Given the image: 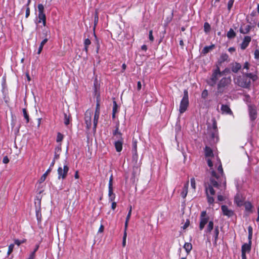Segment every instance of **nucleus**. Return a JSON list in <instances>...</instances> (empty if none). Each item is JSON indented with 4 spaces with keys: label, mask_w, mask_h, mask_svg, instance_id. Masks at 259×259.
<instances>
[{
    "label": "nucleus",
    "mask_w": 259,
    "mask_h": 259,
    "mask_svg": "<svg viewBox=\"0 0 259 259\" xmlns=\"http://www.w3.org/2000/svg\"><path fill=\"white\" fill-rule=\"evenodd\" d=\"M257 79L256 73L245 72L242 76H239L235 79V82L239 86L247 88L250 83V79L255 81Z\"/></svg>",
    "instance_id": "obj_1"
},
{
    "label": "nucleus",
    "mask_w": 259,
    "mask_h": 259,
    "mask_svg": "<svg viewBox=\"0 0 259 259\" xmlns=\"http://www.w3.org/2000/svg\"><path fill=\"white\" fill-rule=\"evenodd\" d=\"M222 183L210 178L209 182L205 185V191L207 198V201L209 204H212L214 199L212 197L215 194V191L213 187L218 188Z\"/></svg>",
    "instance_id": "obj_2"
},
{
    "label": "nucleus",
    "mask_w": 259,
    "mask_h": 259,
    "mask_svg": "<svg viewBox=\"0 0 259 259\" xmlns=\"http://www.w3.org/2000/svg\"><path fill=\"white\" fill-rule=\"evenodd\" d=\"M223 75V72H221L219 67H217L213 71L210 79L207 81V83L211 86L215 85L219 79Z\"/></svg>",
    "instance_id": "obj_3"
},
{
    "label": "nucleus",
    "mask_w": 259,
    "mask_h": 259,
    "mask_svg": "<svg viewBox=\"0 0 259 259\" xmlns=\"http://www.w3.org/2000/svg\"><path fill=\"white\" fill-rule=\"evenodd\" d=\"M218 171L219 174H217L213 170H212L211 178H213L214 180L219 182H221V183L223 182V183L225 184V178L224 177L223 169L220 161H219V165L218 167Z\"/></svg>",
    "instance_id": "obj_4"
},
{
    "label": "nucleus",
    "mask_w": 259,
    "mask_h": 259,
    "mask_svg": "<svg viewBox=\"0 0 259 259\" xmlns=\"http://www.w3.org/2000/svg\"><path fill=\"white\" fill-rule=\"evenodd\" d=\"M189 105L188 93L187 90L184 92V96L181 101L179 111L181 113L185 112Z\"/></svg>",
    "instance_id": "obj_5"
},
{
    "label": "nucleus",
    "mask_w": 259,
    "mask_h": 259,
    "mask_svg": "<svg viewBox=\"0 0 259 259\" xmlns=\"http://www.w3.org/2000/svg\"><path fill=\"white\" fill-rule=\"evenodd\" d=\"M38 22H42V24L44 26L46 25V17L44 13V7L42 4H40L38 5Z\"/></svg>",
    "instance_id": "obj_6"
},
{
    "label": "nucleus",
    "mask_w": 259,
    "mask_h": 259,
    "mask_svg": "<svg viewBox=\"0 0 259 259\" xmlns=\"http://www.w3.org/2000/svg\"><path fill=\"white\" fill-rule=\"evenodd\" d=\"M231 79L230 77H223L218 84V92L222 93L224 88L231 83Z\"/></svg>",
    "instance_id": "obj_7"
},
{
    "label": "nucleus",
    "mask_w": 259,
    "mask_h": 259,
    "mask_svg": "<svg viewBox=\"0 0 259 259\" xmlns=\"http://www.w3.org/2000/svg\"><path fill=\"white\" fill-rule=\"evenodd\" d=\"M69 170V167L67 165H64L63 168L61 167H59L58 168V179H64L66 177L67 172Z\"/></svg>",
    "instance_id": "obj_8"
},
{
    "label": "nucleus",
    "mask_w": 259,
    "mask_h": 259,
    "mask_svg": "<svg viewBox=\"0 0 259 259\" xmlns=\"http://www.w3.org/2000/svg\"><path fill=\"white\" fill-rule=\"evenodd\" d=\"M208 221V217L206 215V212L203 211L201 213L200 220L199 224V229L200 230H202L204 228L205 225L207 224Z\"/></svg>",
    "instance_id": "obj_9"
},
{
    "label": "nucleus",
    "mask_w": 259,
    "mask_h": 259,
    "mask_svg": "<svg viewBox=\"0 0 259 259\" xmlns=\"http://www.w3.org/2000/svg\"><path fill=\"white\" fill-rule=\"evenodd\" d=\"M92 113L91 110H88L85 113V122L87 125V127L88 129H89L91 127L92 122H91V117H92Z\"/></svg>",
    "instance_id": "obj_10"
},
{
    "label": "nucleus",
    "mask_w": 259,
    "mask_h": 259,
    "mask_svg": "<svg viewBox=\"0 0 259 259\" xmlns=\"http://www.w3.org/2000/svg\"><path fill=\"white\" fill-rule=\"evenodd\" d=\"M221 209L223 212V214L224 215L227 216L228 217H232L234 215V211L228 208L226 205H222Z\"/></svg>",
    "instance_id": "obj_11"
},
{
    "label": "nucleus",
    "mask_w": 259,
    "mask_h": 259,
    "mask_svg": "<svg viewBox=\"0 0 259 259\" xmlns=\"http://www.w3.org/2000/svg\"><path fill=\"white\" fill-rule=\"evenodd\" d=\"M244 198L240 194H237L235 197V202L238 206H241L243 205L244 201Z\"/></svg>",
    "instance_id": "obj_12"
},
{
    "label": "nucleus",
    "mask_w": 259,
    "mask_h": 259,
    "mask_svg": "<svg viewBox=\"0 0 259 259\" xmlns=\"http://www.w3.org/2000/svg\"><path fill=\"white\" fill-rule=\"evenodd\" d=\"M251 41V37L249 36H246L244 37V39L241 45V48L242 50H244L249 45Z\"/></svg>",
    "instance_id": "obj_13"
},
{
    "label": "nucleus",
    "mask_w": 259,
    "mask_h": 259,
    "mask_svg": "<svg viewBox=\"0 0 259 259\" xmlns=\"http://www.w3.org/2000/svg\"><path fill=\"white\" fill-rule=\"evenodd\" d=\"M251 245L250 243H245L241 247V252L242 253L249 252L251 250Z\"/></svg>",
    "instance_id": "obj_14"
},
{
    "label": "nucleus",
    "mask_w": 259,
    "mask_h": 259,
    "mask_svg": "<svg viewBox=\"0 0 259 259\" xmlns=\"http://www.w3.org/2000/svg\"><path fill=\"white\" fill-rule=\"evenodd\" d=\"M189 187V181H187L184 185L183 190L181 192V196L183 198H185L188 193V189Z\"/></svg>",
    "instance_id": "obj_15"
},
{
    "label": "nucleus",
    "mask_w": 259,
    "mask_h": 259,
    "mask_svg": "<svg viewBox=\"0 0 259 259\" xmlns=\"http://www.w3.org/2000/svg\"><path fill=\"white\" fill-rule=\"evenodd\" d=\"M122 144H123V141L122 139L121 138L120 140H118L117 141H116L115 142V147L116 148V150L117 152H120L122 149Z\"/></svg>",
    "instance_id": "obj_16"
},
{
    "label": "nucleus",
    "mask_w": 259,
    "mask_h": 259,
    "mask_svg": "<svg viewBox=\"0 0 259 259\" xmlns=\"http://www.w3.org/2000/svg\"><path fill=\"white\" fill-rule=\"evenodd\" d=\"M100 111L96 110L94 118V130L95 131L99 117Z\"/></svg>",
    "instance_id": "obj_17"
},
{
    "label": "nucleus",
    "mask_w": 259,
    "mask_h": 259,
    "mask_svg": "<svg viewBox=\"0 0 259 259\" xmlns=\"http://www.w3.org/2000/svg\"><path fill=\"white\" fill-rule=\"evenodd\" d=\"M249 112L250 117L251 120L255 119L257 115L256 109L253 107H249Z\"/></svg>",
    "instance_id": "obj_18"
},
{
    "label": "nucleus",
    "mask_w": 259,
    "mask_h": 259,
    "mask_svg": "<svg viewBox=\"0 0 259 259\" xmlns=\"http://www.w3.org/2000/svg\"><path fill=\"white\" fill-rule=\"evenodd\" d=\"M204 152H205V155L206 157H211L214 158L212 150H211V149L210 147H209L208 146H206L205 148V149H204Z\"/></svg>",
    "instance_id": "obj_19"
},
{
    "label": "nucleus",
    "mask_w": 259,
    "mask_h": 259,
    "mask_svg": "<svg viewBox=\"0 0 259 259\" xmlns=\"http://www.w3.org/2000/svg\"><path fill=\"white\" fill-rule=\"evenodd\" d=\"M241 68V65L238 63H235L232 64L231 70L234 73H237Z\"/></svg>",
    "instance_id": "obj_20"
},
{
    "label": "nucleus",
    "mask_w": 259,
    "mask_h": 259,
    "mask_svg": "<svg viewBox=\"0 0 259 259\" xmlns=\"http://www.w3.org/2000/svg\"><path fill=\"white\" fill-rule=\"evenodd\" d=\"M221 110L223 113L226 114H232V112L230 109V107L226 105H223L221 107Z\"/></svg>",
    "instance_id": "obj_21"
},
{
    "label": "nucleus",
    "mask_w": 259,
    "mask_h": 259,
    "mask_svg": "<svg viewBox=\"0 0 259 259\" xmlns=\"http://www.w3.org/2000/svg\"><path fill=\"white\" fill-rule=\"evenodd\" d=\"M244 205L245 210L250 213L252 212L253 206L250 202H245L243 204Z\"/></svg>",
    "instance_id": "obj_22"
},
{
    "label": "nucleus",
    "mask_w": 259,
    "mask_h": 259,
    "mask_svg": "<svg viewBox=\"0 0 259 259\" xmlns=\"http://www.w3.org/2000/svg\"><path fill=\"white\" fill-rule=\"evenodd\" d=\"M108 196L109 197V200L110 201H113L114 200L115 198V194L113 193V188H108Z\"/></svg>",
    "instance_id": "obj_23"
},
{
    "label": "nucleus",
    "mask_w": 259,
    "mask_h": 259,
    "mask_svg": "<svg viewBox=\"0 0 259 259\" xmlns=\"http://www.w3.org/2000/svg\"><path fill=\"white\" fill-rule=\"evenodd\" d=\"M228 58H229V56L227 54H226V53L222 54L218 60V62L220 64H221L223 62H224L226 61H227Z\"/></svg>",
    "instance_id": "obj_24"
},
{
    "label": "nucleus",
    "mask_w": 259,
    "mask_h": 259,
    "mask_svg": "<svg viewBox=\"0 0 259 259\" xmlns=\"http://www.w3.org/2000/svg\"><path fill=\"white\" fill-rule=\"evenodd\" d=\"M212 127L214 132L212 133V138L214 140L215 138L217 140H218V135H217V123L214 121L212 124Z\"/></svg>",
    "instance_id": "obj_25"
},
{
    "label": "nucleus",
    "mask_w": 259,
    "mask_h": 259,
    "mask_svg": "<svg viewBox=\"0 0 259 259\" xmlns=\"http://www.w3.org/2000/svg\"><path fill=\"white\" fill-rule=\"evenodd\" d=\"M213 228V222L212 221H209L205 231L206 233H210Z\"/></svg>",
    "instance_id": "obj_26"
},
{
    "label": "nucleus",
    "mask_w": 259,
    "mask_h": 259,
    "mask_svg": "<svg viewBox=\"0 0 259 259\" xmlns=\"http://www.w3.org/2000/svg\"><path fill=\"white\" fill-rule=\"evenodd\" d=\"M184 248L185 249L187 254H189L192 249V245L191 243L187 242L185 243L184 245Z\"/></svg>",
    "instance_id": "obj_27"
},
{
    "label": "nucleus",
    "mask_w": 259,
    "mask_h": 259,
    "mask_svg": "<svg viewBox=\"0 0 259 259\" xmlns=\"http://www.w3.org/2000/svg\"><path fill=\"white\" fill-rule=\"evenodd\" d=\"M250 28L251 27L250 25H246L244 28L241 27L240 28V32L243 34H246L249 32Z\"/></svg>",
    "instance_id": "obj_28"
},
{
    "label": "nucleus",
    "mask_w": 259,
    "mask_h": 259,
    "mask_svg": "<svg viewBox=\"0 0 259 259\" xmlns=\"http://www.w3.org/2000/svg\"><path fill=\"white\" fill-rule=\"evenodd\" d=\"M48 40V39L46 38L41 42L40 46L38 48V52H37L38 54H40V53L41 52V51L42 50L44 46L47 43Z\"/></svg>",
    "instance_id": "obj_29"
},
{
    "label": "nucleus",
    "mask_w": 259,
    "mask_h": 259,
    "mask_svg": "<svg viewBox=\"0 0 259 259\" xmlns=\"http://www.w3.org/2000/svg\"><path fill=\"white\" fill-rule=\"evenodd\" d=\"M214 48V45L205 47L202 51V53L206 54Z\"/></svg>",
    "instance_id": "obj_30"
},
{
    "label": "nucleus",
    "mask_w": 259,
    "mask_h": 259,
    "mask_svg": "<svg viewBox=\"0 0 259 259\" xmlns=\"http://www.w3.org/2000/svg\"><path fill=\"white\" fill-rule=\"evenodd\" d=\"M236 36V33L231 28L227 33V37L229 38H234Z\"/></svg>",
    "instance_id": "obj_31"
},
{
    "label": "nucleus",
    "mask_w": 259,
    "mask_h": 259,
    "mask_svg": "<svg viewBox=\"0 0 259 259\" xmlns=\"http://www.w3.org/2000/svg\"><path fill=\"white\" fill-rule=\"evenodd\" d=\"M52 169L49 168L47 171L41 176L40 179V183H41L45 181L48 174L51 171Z\"/></svg>",
    "instance_id": "obj_32"
},
{
    "label": "nucleus",
    "mask_w": 259,
    "mask_h": 259,
    "mask_svg": "<svg viewBox=\"0 0 259 259\" xmlns=\"http://www.w3.org/2000/svg\"><path fill=\"white\" fill-rule=\"evenodd\" d=\"M219 234V227L216 226L215 227L214 231V242L216 243Z\"/></svg>",
    "instance_id": "obj_33"
},
{
    "label": "nucleus",
    "mask_w": 259,
    "mask_h": 259,
    "mask_svg": "<svg viewBox=\"0 0 259 259\" xmlns=\"http://www.w3.org/2000/svg\"><path fill=\"white\" fill-rule=\"evenodd\" d=\"M138 160V156L137 154V151H133V160L137 163Z\"/></svg>",
    "instance_id": "obj_34"
},
{
    "label": "nucleus",
    "mask_w": 259,
    "mask_h": 259,
    "mask_svg": "<svg viewBox=\"0 0 259 259\" xmlns=\"http://www.w3.org/2000/svg\"><path fill=\"white\" fill-rule=\"evenodd\" d=\"M210 30V25L208 23L205 22L204 24V30L206 33L209 32Z\"/></svg>",
    "instance_id": "obj_35"
},
{
    "label": "nucleus",
    "mask_w": 259,
    "mask_h": 259,
    "mask_svg": "<svg viewBox=\"0 0 259 259\" xmlns=\"http://www.w3.org/2000/svg\"><path fill=\"white\" fill-rule=\"evenodd\" d=\"M114 136H117L118 138H121V134L118 131V126H116L115 130L113 132Z\"/></svg>",
    "instance_id": "obj_36"
},
{
    "label": "nucleus",
    "mask_w": 259,
    "mask_h": 259,
    "mask_svg": "<svg viewBox=\"0 0 259 259\" xmlns=\"http://www.w3.org/2000/svg\"><path fill=\"white\" fill-rule=\"evenodd\" d=\"M64 124L67 125L69 124L70 117L66 113H64Z\"/></svg>",
    "instance_id": "obj_37"
},
{
    "label": "nucleus",
    "mask_w": 259,
    "mask_h": 259,
    "mask_svg": "<svg viewBox=\"0 0 259 259\" xmlns=\"http://www.w3.org/2000/svg\"><path fill=\"white\" fill-rule=\"evenodd\" d=\"M63 138H64L63 135L62 134H61L60 133H58L57 134V139H56L57 142H61L62 141V140L63 139Z\"/></svg>",
    "instance_id": "obj_38"
},
{
    "label": "nucleus",
    "mask_w": 259,
    "mask_h": 259,
    "mask_svg": "<svg viewBox=\"0 0 259 259\" xmlns=\"http://www.w3.org/2000/svg\"><path fill=\"white\" fill-rule=\"evenodd\" d=\"M23 113L24 118L26 120V122L28 123L29 122V116L27 113V111H26V109H25V108L23 109Z\"/></svg>",
    "instance_id": "obj_39"
},
{
    "label": "nucleus",
    "mask_w": 259,
    "mask_h": 259,
    "mask_svg": "<svg viewBox=\"0 0 259 259\" xmlns=\"http://www.w3.org/2000/svg\"><path fill=\"white\" fill-rule=\"evenodd\" d=\"M14 247V244H11L9 246L8 250L7 252L8 255H10L12 253V252L13 250Z\"/></svg>",
    "instance_id": "obj_40"
},
{
    "label": "nucleus",
    "mask_w": 259,
    "mask_h": 259,
    "mask_svg": "<svg viewBox=\"0 0 259 259\" xmlns=\"http://www.w3.org/2000/svg\"><path fill=\"white\" fill-rule=\"evenodd\" d=\"M126 236H127V233L126 232H124V234H123V239H122V246L123 247H124L125 245H126Z\"/></svg>",
    "instance_id": "obj_41"
},
{
    "label": "nucleus",
    "mask_w": 259,
    "mask_h": 259,
    "mask_svg": "<svg viewBox=\"0 0 259 259\" xmlns=\"http://www.w3.org/2000/svg\"><path fill=\"white\" fill-rule=\"evenodd\" d=\"M191 186L194 190L196 189L195 180L194 178L191 179Z\"/></svg>",
    "instance_id": "obj_42"
},
{
    "label": "nucleus",
    "mask_w": 259,
    "mask_h": 259,
    "mask_svg": "<svg viewBox=\"0 0 259 259\" xmlns=\"http://www.w3.org/2000/svg\"><path fill=\"white\" fill-rule=\"evenodd\" d=\"M98 14L97 10H96L95 12V18H94V25L96 26L98 22Z\"/></svg>",
    "instance_id": "obj_43"
},
{
    "label": "nucleus",
    "mask_w": 259,
    "mask_h": 259,
    "mask_svg": "<svg viewBox=\"0 0 259 259\" xmlns=\"http://www.w3.org/2000/svg\"><path fill=\"white\" fill-rule=\"evenodd\" d=\"M234 2V0H229L228 3V9L230 10L232 8L233 3Z\"/></svg>",
    "instance_id": "obj_44"
},
{
    "label": "nucleus",
    "mask_w": 259,
    "mask_h": 259,
    "mask_svg": "<svg viewBox=\"0 0 259 259\" xmlns=\"http://www.w3.org/2000/svg\"><path fill=\"white\" fill-rule=\"evenodd\" d=\"M117 109V104L115 101H113V107L112 112L114 113H116Z\"/></svg>",
    "instance_id": "obj_45"
},
{
    "label": "nucleus",
    "mask_w": 259,
    "mask_h": 259,
    "mask_svg": "<svg viewBox=\"0 0 259 259\" xmlns=\"http://www.w3.org/2000/svg\"><path fill=\"white\" fill-rule=\"evenodd\" d=\"M132 206H130V210L128 211V214H127V215L126 216V220H127V221H129L130 219L131 214H132Z\"/></svg>",
    "instance_id": "obj_46"
},
{
    "label": "nucleus",
    "mask_w": 259,
    "mask_h": 259,
    "mask_svg": "<svg viewBox=\"0 0 259 259\" xmlns=\"http://www.w3.org/2000/svg\"><path fill=\"white\" fill-rule=\"evenodd\" d=\"M133 151H137V142L136 140L133 141Z\"/></svg>",
    "instance_id": "obj_47"
},
{
    "label": "nucleus",
    "mask_w": 259,
    "mask_h": 259,
    "mask_svg": "<svg viewBox=\"0 0 259 259\" xmlns=\"http://www.w3.org/2000/svg\"><path fill=\"white\" fill-rule=\"evenodd\" d=\"M91 40L89 38H86L84 41V46H89L91 45Z\"/></svg>",
    "instance_id": "obj_48"
},
{
    "label": "nucleus",
    "mask_w": 259,
    "mask_h": 259,
    "mask_svg": "<svg viewBox=\"0 0 259 259\" xmlns=\"http://www.w3.org/2000/svg\"><path fill=\"white\" fill-rule=\"evenodd\" d=\"M61 151V145H60L59 146H57L55 148V153H60V154Z\"/></svg>",
    "instance_id": "obj_49"
},
{
    "label": "nucleus",
    "mask_w": 259,
    "mask_h": 259,
    "mask_svg": "<svg viewBox=\"0 0 259 259\" xmlns=\"http://www.w3.org/2000/svg\"><path fill=\"white\" fill-rule=\"evenodd\" d=\"M38 248V246H37L36 247V248L34 249V251L33 252H32V253L30 254V255L29 256L30 259L34 258L35 253L36 251V250H37Z\"/></svg>",
    "instance_id": "obj_50"
},
{
    "label": "nucleus",
    "mask_w": 259,
    "mask_h": 259,
    "mask_svg": "<svg viewBox=\"0 0 259 259\" xmlns=\"http://www.w3.org/2000/svg\"><path fill=\"white\" fill-rule=\"evenodd\" d=\"M149 37L150 41H153L154 40V37L152 34V30H150L149 31Z\"/></svg>",
    "instance_id": "obj_51"
},
{
    "label": "nucleus",
    "mask_w": 259,
    "mask_h": 259,
    "mask_svg": "<svg viewBox=\"0 0 259 259\" xmlns=\"http://www.w3.org/2000/svg\"><path fill=\"white\" fill-rule=\"evenodd\" d=\"M208 93L207 90H204L201 94L202 97L205 98L207 96Z\"/></svg>",
    "instance_id": "obj_52"
},
{
    "label": "nucleus",
    "mask_w": 259,
    "mask_h": 259,
    "mask_svg": "<svg viewBox=\"0 0 259 259\" xmlns=\"http://www.w3.org/2000/svg\"><path fill=\"white\" fill-rule=\"evenodd\" d=\"M190 225V222L189 220H187L186 222H185L184 225L183 226V228L184 229H186Z\"/></svg>",
    "instance_id": "obj_53"
},
{
    "label": "nucleus",
    "mask_w": 259,
    "mask_h": 259,
    "mask_svg": "<svg viewBox=\"0 0 259 259\" xmlns=\"http://www.w3.org/2000/svg\"><path fill=\"white\" fill-rule=\"evenodd\" d=\"M254 58L258 59L259 58V50H256L254 51Z\"/></svg>",
    "instance_id": "obj_54"
},
{
    "label": "nucleus",
    "mask_w": 259,
    "mask_h": 259,
    "mask_svg": "<svg viewBox=\"0 0 259 259\" xmlns=\"http://www.w3.org/2000/svg\"><path fill=\"white\" fill-rule=\"evenodd\" d=\"M249 64L247 62H246L244 65L243 69H245L247 71L249 69Z\"/></svg>",
    "instance_id": "obj_55"
},
{
    "label": "nucleus",
    "mask_w": 259,
    "mask_h": 259,
    "mask_svg": "<svg viewBox=\"0 0 259 259\" xmlns=\"http://www.w3.org/2000/svg\"><path fill=\"white\" fill-rule=\"evenodd\" d=\"M30 15V9L29 7H27L26 10V14H25V17L26 18H28V16Z\"/></svg>",
    "instance_id": "obj_56"
},
{
    "label": "nucleus",
    "mask_w": 259,
    "mask_h": 259,
    "mask_svg": "<svg viewBox=\"0 0 259 259\" xmlns=\"http://www.w3.org/2000/svg\"><path fill=\"white\" fill-rule=\"evenodd\" d=\"M207 162L208 165L210 167H211L213 166V163H212V162L211 159H210L209 158H208L207 160Z\"/></svg>",
    "instance_id": "obj_57"
},
{
    "label": "nucleus",
    "mask_w": 259,
    "mask_h": 259,
    "mask_svg": "<svg viewBox=\"0 0 259 259\" xmlns=\"http://www.w3.org/2000/svg\"><path fill=\"white\" fill-rule=\"evenodd\" d=\"M3 162L5 164L8 163L9 162L8 157L7 156H5L3 158Z\"/></svg>",
    "instance_id": "obj_58"
},
{
    "label": "nucleus",
    "mask_w": 259,
    "mask_h": 259,
    "mask_svg": "<svg viewBox=\"0 0 259 259\" xmlns=\"http://www.w3.org/2000/svg\"><path fill=\"white\" fill-rule=\"evenodd\" d=\"M129 221L125 220V224H124V232H126L127 227H128V223Z\"/></svg>",
    "instance_id": "obj_59"
},
{
    "label": "nucleus",
    "mask_w": 259,
    "mask_h": 259,
    "mask_svg": "<svg viewBox=\"0 0 259 259\" xmlns=\"http://www.w3.org/2000/svg\"><path fill=\"white\" fill-rule=\"evenodd\" d=\"M104 226L103 225H101L99 229V230H98V232L99 233H102L104 231Z\"/></svg>",
    "instance_id": "obj_60"
},
{
    "label": "nucleus",
    "mask_w": 259,
    "mask_h": 259,
    "mask_svg": "<svg viewBox=\"0 0 259 259\" xmlns=\"http://www.w3.org/2000/svg\"><path fill=\"white\" fill-rule=\"evenodd\" d=\"M112 205H111V208L114 210L116 207V203L115 202H114L113 201H112Z\"/></svg>",
    "instance_id": "obj_61"
},
{
    "label": "nucleus",
    "mask_w": 259,
    "mask_h": 259,
    "mask_svg": "<svg viewBox=\"0 0 259 259\" xmlns=\"http://www.w3.org/2000/svg\"><path fill=\"white\" fill-rule=\"evenodd\" d=\"M142 85L140 81H138L137 83V89L140 91L141 89Z\"/></svg>",
    "instance_id": "obj_62"
},
{
    "label": "nucleus",
    "mask_w": 259,
    "mask_h": 259,
    "mask_svg": "<svg viewBox=\"0 0 259 259\" xmlns=\"http://www.w3.org/2000/svg\"><path fill=\"white\" fill-rule=\"evenodd\" d=\"M218 199L219 201H223L224 200V197L221 195H219L218 196Z\"/></svg>",
    "instance_id": "obj_63"
},
{
    "label": "nucleus",
    "mask_w": 259,
    "mask_h": 259,
    "mask_svg": "<svg viewBox=\"0 0 259 259\" xmlns=\"http://www.w3.org/2000/svg\"><path fill=\"white\" fill-rule=\"evenodd\" d=\"M248 234H252V229L251 226H249L248 228Z\"/></svg>",
    "instance_id": "obj_64"
}]
</instances>
